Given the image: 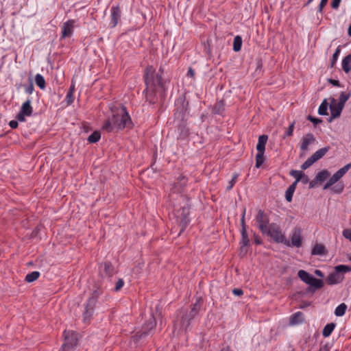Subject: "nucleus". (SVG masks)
<instances>
[{
    "label": "nucleus",
    "mask_w": 351,
    "mask_h": 351,
    "mask_svg": "<svg viewBox=\"0 0 351 351\" xmlns=\"http://www.w3.org/2000/svg\"><path fill=\"white\" fill-rule=\"evenodd\" d=\"M221 351H230V348L228 346L226 348L221 349Z\"/></svg>",
    "instance_id": "nucleus-63"
},
{
    "label": "nucleus",
    "mask_w": 351,
    "mask_h": 351,
    "mask_svg": "<svg viewBox=\"0 0 351 351\" xmlns=\"http://www.w3.org/2000/svg\"><path fill=\"white\" fill-rule=\"evenodd\" d=\"M308 285L315 289H320L324 286V282L322 280L317 279L313 276Z\"/></svg>",
    "instance_id": "nucleus-25"
},
{
    "label": "nucleus",
    "mask_w": 351,
    "mask_h": 351,
    "mask_svg": "<svg viewBox=\"0 0 351 351\" xmlns=\"http://www.w3.org/2000/svg\"><path fill=\"white\" fill-rule=\"evenodd\" d=\"M35 82L36 85L41 89L45 88V80L40 74H37L35 77Z\"/></svg>",
    "instance_id": "nucleus-31"
},
{
    "label": "nucleus",
    "mask_w": 351,
    "mask_h": 351,
    "mask_svg": "<svg viewBox=\"0 0 351 351\" xmlns=\"http://www.w3.org/2000/svg\"><path fill=\"white\" fill-rule=\"evenodd\" d=\"M242 45V39L241 37L239 36H237L234 38V43H233V49L235 51H239L241 50Z\"/></svg>",
    "instance_id": "nucleus-34"
},
{
    "label": "nucleus",
    "mask_w": 351,
    "mask_h": 351,
    "mask_svg": "<svg viewBox=\"0 0 351 351\" xmlns=\"http://www.w3.org/2000/svg\"><path fill=\"white\" fill-rule=\"evenodd\" d=\"M9 125L12 128H16L18 126V122L13 120L9 123Z\"/></svg>",
    "instance_id": "nucleus-55"
},
{
    "label": "nucleus",
    "mask_w": 351,
    "mask_h": 351,
    "mask_svg": "<svg viewBox=\"0 0 351 351\" xmlns=\"http://www.w3.org/2000/svg\"><path fill=\"white\" fill-rule=\"evenodd\" d=\"M303 173H304L302 171L298 170H291L290 171V175L295 178V180L293 182L295 183V186H297L298 182H300Z\"/></svg>",
    "instance_id": "nucleus-35"
},
{
    "label": "nucleus",
    "mask_w": 351,
    "mask_h": 351,
    "mask_svg": "<svg viewBox=\"0 0 351 351\" xmlns=\"http://www.w3.org/2000/svg\"><path fill=\"white\" fill-rule=\"evenodd\" d=\"M238 176H239L238 173H234V174L232 180L229 182V185L227 186V190L228 191H230V189H232V188L233 187V186L234 185V184L237 182Z\"/></svg>",
    "instance_id": "nucleus-41"
},
{
    "label": "nucleus",
    "mask_w": 351,
    "mask_h": 351,
    "mask_svg": "<svg viewBox=\"0 0 351 351\" xmlns=\"http://www.w3.org/2000/svg\"><path fill=\"white\" fill-rule=\"evenodd\" d=\"M307 119L315 124H318L322 121L321 119L314 118L311 115H308Z\"/></svg>",
    "instance_id": "nucleus-47"
},
{
    "label": "nucleus",
    "mask_w": 351,
    "mask_h": 351,
    "mask_svg": "<svg viewBox=\"0 0 351 351\" xmlns=\"http://www.w3.org/2000/svg\"><path fill=\"white\" fill-rule=\"evenodd\" d=\"M200 308L199 300H198L191 311H181L177 317L173 325V333L179 335L185 332L190 326L191 321L197 315Z\"/></svg>",
    "instance_id": "nucleus-1"
},
{
    "label": "nucleus",
    "mask_w": 351,
    "mask_h": 351,
    "mask_svg": "<svg viewBox=\"0 0 351 351\" xmlns=\"http://www.w3.org/2000/svg\"><path fill=\"white\" fill-rule=\"evenodd\" d=\"M176 187H177V186H175V189H174V193H176V192H178V193H180V192L181 191V189H180V188H179L178 190H176Z\"/></svg>",
    "instance_id": "nucleus-64"
},
{
    "label": "nucleus",
    "mask_w": 351,
    "mask_h": 351,
    "mask_svg": "<svg viewBox=\"0 0 351 351\" xmlns=\"http://www.w3.org/2000/svg\"><path fill=\"white\" fill-rule=\"evenodd\" d=\"M74 27V21L69 20L65 22L62 28V38L69 37L72 34Z\"/></svg>",
    "instance_id": "nucleus-17"
},
{
    "label": "nucleus",
    "mask_w": 351,
    "mask_h": 351,
    "mask_svg": "<svg viewBox=\"0 0 351 351\" xmlns=\"http://www.w3.org/2000/svg\"><path fill=\"white\" fill-rule=\"evenodd\" d=\"M340 48L339 47H338L335 52V53L333 54L332 56V60H331V64H330V66L331 67H333L334 65L335 64L337 60V58H338V56L340 53Z\"/></svg>",
    "instance_id": "nucleus-40"
},
{
    "label": "nucleus",
    "mask_w": 351,
    "mask_h": 351,
    "mask_svg": "<svg viewBox=\"0 0 351 351\" xmlns=\"http://www.w3.org/2000/svg\"><path fill=\"white\" fill-rule=\"evenodd\" d=\"M329 176L330 173L327 170H323L317 174L315 176V180L317 182H324L329 177Z\"/></svg>",
    "instance_id": "nucleus-28"
},
{
    "label": "nucleus",
    "mask_w": 351,
    "mask_h": 351,
    "mask_svg": "<svg viewBox=\"0 0 351 351\" xmlns=\"http://www.w3.org/2000/svg\"><path fill=\"white\" fill-rule=\"evenodd\" d=\"M343 235L346 239H349L351 241V230H345L343 232Z\"/></svg>",
    "instance_id": "nucleus-46"
},
{
    "label": "nucleus",
    "mask_w": 351,
    "mask_h": 351,
    "mask_svg": "<svg viewBox=\"0 0 351 351\" xmlns=\"http://www.w3.org/2000/svg\"><path fill=\"white\" fill-rule=\"evenodd\" d=\"M302 239L301 236V230L298 228H295L291 236V246L299 247L302 245Z\"/></svg>",
    "instance_id": "nucleus-16"
},
{
    "label": "nucleus",
    "mask_w": 351,
    "mask_h": 351,
    "mask_svg": "<svg viewBox=\"0 0 351 351\" xmlns=\"http://www.w3.org/2000/svg\"><path fill=\"white\" fill-rule=\"evenodd\" d=\"M39 276H40V273L38 271H32V272L28 274L25 276V280L27 282H32L35 281L36 280H37Z\"/></svg>",
    "instance_id": "nucleus-32"
},
{
    "label": "nucleus",
    "mask_w": 351,
    "mask_h": 351,
    "mask_svg": "<svg viewBox=\"0 0 351 351\" xmlns=\"http://www.w3.org/2000/svg\"><path fill=\"white\" fill-rule=\"evenodd\" d=\"M121 16V12L119 7H113L111 10V18L112 21V26L114 27L118 23Z\"/></svg>",
    "instance_id": "nucleus-20"
},
{
    "label": "nucleus",
    "mask_w": 351,
    "mask_h": 351,
    "mask_svg": "<svg viewBox=\"0 0 351 351\" xmlns=\"http://www.w3.org/2000/svg\"><path fill=\"white\" fill-rule=\"evenodd\" d=\"M156 326V318L153 314H150L143 324L142 330L138 332L136 337L141 338L143 336L147 335L149 332Z\"/></svg>",
    "instance_id": "nucleus-10"
},
{
    "label": "nucleus",
    "mask_w": 351,
    "mask_h": 351,
    "mask_svg": "<svg viewBox=\"0 0 351 351\" xmlns=\"http://www.w3.org/2000/svg\"><path fill=\"white\" fill-rule=\"evenodd\" d=\"M73 91H74V86L72 85L70 88V90L69 92H71L73 94Z\"/></svg>",
    "instance_id": "nucleus-62"
},
{
    "label": "nucleus",
    "mask_w": 351,
    "mask_h": 351,
    "mask_svg": "<svg viewBox=\"0 0 351 351\" xmlns=\"http://www.w3.org/2000/svg\"><path fill=\"white\" fill-rule=\"evenodd\" d=\"M241 236H242V243L244 246H246L249 243V239L247 237V230L246 228L241 229Z\"/></svg>",
    "instance_id": "nucleus-39"
},
{
    "label": "nucleus",
    "mask_w": 351,
    "mask_h": 351,
    "mask_svg": "<svg viewBox=\"0 0 351 351\" xmlns=\"http://www.w3.org/2000/svg\"><path fill=\"white\" fill-rule=\"evenodd\" d=\"M232 293H233V294H234L235 295L240 296V295H243V290H241V289H234L232 290Z\"/></svg>",
    "instance_id": "nucleus-52"
},
{
    "label": "nucleus",
    "mask_w": 351,
    "mask_h": 351,
    "mask_svg": "<svg viewBox=\"0 0 351 351\" xmlns=\"http://www.w3.org/2000/svg\"><path fill=\"white\" fill-rule=\"evenodd\" d=\"M189 214H190V209L188 206H184L180 210H179L176 215L177 221L179 223L180 226H181L180 232H182L187 225L189 224L190 219H189Z\"/></svg>",
    "instance_id": "nucleus-7"
},
{
    "label": "nucleus",
    "mask_w": 351,
    "mask_h": 351,
    "mask_svg": "<svg viewBox=\"0 0 351 351\" xmlns=\"http://www.w3.org/2000/svg\"><path fill=\"white\" fill-rule=\"evenodd\" d=\"M264 162V152H258L256 156V167L259 168Z\"/></svg>",
    "instance_id": "nucleus-36"
},
{
    "label": "nucleus",
    "mask_w": 351,
    "mask_h": 351,
    "mask_svg": "<svg viewBox=\"0 0 351 351\" xmlns=\"http://www.w3.org/2000/svg\"><path fill=\"white\" fill-rule=\"evenodd\" d=\"M342 69L348 73L351 70V54L346 56L342 60Z\"/></svg>",
    "instance_id": "nucleus-21"
},
{
    "label": "nucleus",
    "mask_w": 351,
    "mask_h": 351,
    "mask_svg": "<svg viewBox=\"0 0 351 351\" xmlns=\"http://www.w3.org/2000/svg\"><path fill=\"white\" fill-rule=\"evenodd\" d=\"M97 303V298L95 297H91L87 302V304L85 307V311L84 313V319L85 321L89 319L92 316L95 307Z\"/></svg>",
    "instance_id": "nucleus-15"
},
{
    "label": "nucleus",
    "mask_w": 351,
    "mask_h": 351,
    "mask_svg": "<svg viewBox=\"0 0 351 351\" xmlns=\"http://www.w3.org/2000/svg\"><path fill=\"white\" fill-rule=\"evenodd\" d=\"M294 125H295V121H293L291 125L288 128L287 132H286V135L287 136H291L293 134V129H294Z\"/></svg>",
    "instance_id": "nucleus-43"
},
{
    "label": "nucleus",
    "mask_w": 351,
    "mask_h": 351,
    "mask_svg": "<svg viewBox=\"0 0 351 351\" xmlns=\"http://www.w3.org/2000/svg\"><path fill=\"white\" fill-rule=\"evenodd\" d=\"M341 0H332L331 3V6L334 9H337L339 6L340 2Z\"/></svg>",
    "instance_id": "nucleus-48"
},
{
    "label": "nucleus",
    "mask_w": 351,
    "mask_h": 351,
    "mask_svg": "<svg viewBox=\"0 0 351 351\" xmlns=\"http://www.w3.org/2000/svg\"><path fill=\"white\" fill-rule=\"evenodd\" d=\"M347 309V305L345 303L339 304L335 311V314L337 317L343 316Z\"/></svg>",
    "instance_id": "nucleus-27"
},
{
    "label": "nucleus",
    "mask_w": 351,
    "mask_h": 351,
    "mask_svg": "<svg viewBox=\"0 0 351 351\" xmlns=\"http://www.w3.org/2000/svg\"><path fill=\"white\" fill-rule=\"evenodd\" d=\"M303 314L301 312L295 313L290 319V324L295 325L303 322Z\"/></svg>",
    "instance_id": "nucleus-22"
},
{
    "label": "nucleus",
    "mask_w": 351,
    "mask_h": 351,
    "mask_svg": "<svg viewBox=\"0 0 351 351\" xmlns=\"http://www.w3.org/2000/svg\"><path fill=\"white\" fill-rule=\"evenodd\" d=\"M224 110V104L222 101H220L216 104L214 107L213 111L215 113L219 114Z\"/></svg>",
    "instance_id": "nucleus-38"
},
{
    "label": "nucleus",
    "mask_w": 351,
    "mask_h": 351,
    "mask_svg": "<svg viewBox=\"0 0 351 351\" xmlns=\"http://www.w3.org/2000/svg\"><path fill=\"white\" fill-rule=\"evenodd\" d=\"M101 138V134L99 132L95 131L93 132L88 138V141L91 143H94L97 142Z\"/></svg>",
    "instance_id": "nucleus-37"
},
{
    "label": "nucleus",
    "mask_w": 351,
    "mask_h": 351,
    "mask_svg": "<svg viewBox=\"0 0 351 351\" xmlns=\"http://www.w3.org/2000/svg\"><path fill=\"white\" fill-rule=\"evenodd\" d=\"M102 129L107 132H110L113 131L114 130H116V128L114 127L113 122L111 119H108L105 122V123L102 126Z\"/></svg>",
    "instance_id": "nucleus-30"
},
{
    "label": "nucleus",
    "mask_w": 351,
    "mask_h": 351,
    "mask_svg": "<svg viewBox=\"0 0 351 351\" xmlns=\"http://www.w3.org/2000/svg\"><path fill=\"white\" fill-rule=\"evenodd\" d=\"M79 335L75 331L65 330L64 332V343L62 351H73L77 346Z\"/></svg>",
    "instance_id": "nucleus-5"
},
{
    "label": "nucleus",
    "mask_w": 351,
    "mask_h": 351,
    "mask_svg": "<svg viewBox=\"0 0 351 351\" xmlns=\"http://www.w3.org/2000/svg\"><path fill=\"white\" fill-rule=\"evenodd\" d=\"M256 219L258 227L261 232L263 234L266 233L267 232V229L269 228V226H267L269 223V219L263 210H260L258 213Z\"/></svg>",
    "instance_id": "nucleus-11"
},
{
    "label": "nucleus",
    "mask_w": 351,
    "mask_h": 351,
    "mask_svg": "<svg viewBox=\"0 0 351 351\" xmlns=\"http://www.w3.org/2000/svg\"><path fill=\"white\" fill-rule=\"evenodd\" d=\"M348 34L349 36H351V24L350 25L348 30Z\"/></svg>",
    "instance_id": "nucleus-61"
},
{
    "label": "nucleus",
    "mask_w": 351,
    "mask_h": 351,
    "mask_svg": "<svg viewBox=\"0 0 351 351\" xmlns=\"http://www.w3.org/2000/svg\"><path fill=\"white\" fill-rule=\"evenodd\" d=\"M350 95V93L342 92L337 102L344 107L346 102L349 99Z\"/></svg>",
    "instance_id": "nucleus-33"
},
{
    "label": "nucleus",
    "mask_w": 351,
    "mask_h": 351,
    "mask_svg": "<svg viewBox=\"0 0 351 351\" xmlns=\"http://www.w3.org/2000/svg\"><path fill=\"white\" fill-rule=\"evenodd\" d=\"M328 147H324L317 150L302 165L301 168L303 170L308 169L313 163L322 158L328 152Z\"/></svg>",
    "instance_id": "nucleus-8"
},
{
    "label": "nucleus",
    "mask_w": 351,
    "mask_h": 351,
    "mask_svg": "<svg viewBox=\"0 0 351 351\" xmlns=\"http://www.w3.org/2000/svg\"><path fill=\"white\" fill-rule=\"evenodd\" d=\"M315 274L317 276H319V277H323L324 276V274L323 273L319 270V269H316L315 271Z\"/></svg>",
    "instance_id": "nucleus-59"
},
{
    "label": "nucleus",
    "mask_w": 351,
    "mask_h": 351,
    "mask_svg": "<svg viewBox=\"0 0 351 351\" xmlns=\"http://www.w3.org/2000/svg\"><path fill=\"white\" fill-rule=\"evenodd\" d=\"M315 141V138L311 133H308L302 137L300 145V149L302 151V153L300 155L301 157L305 155V152L308 149V145L313 143Z\"/></svg>",
    "instance_id": "nucleus-14"
},
{
    "label": "nucleus",
    "mask_w": 351,
    "mask_h": 351,
    "mask_svg": "<svg viewBox=\"0 0 351 351\" xmlns=\"http://www.w3.org/2000/svg\"><path fill=\"white\" fill-rule=\"evenodd\" d=\"M154 69L151 66L147 69L146 72V92L149 94H153L157 91L162 90L163 88V83L162 81L161 76L156 74V77H154Z\"/></svg>",
    "instance_id": "nucleus-3"
},
{
    "label": "nucleus",
    "mask_w": 351,
    "mask_h": 351,
    "mask_svg": "<svg viewBox=\"0 0 351 351\" xmlns=\"http://www.w3.org/2000/svg\"><path fill=\"white\" fill-rule=\"evenodd\" d=\"M33 108L31 106V101L30 100H27L23 104L21 110L17 114L16 118L19 121H24L25 120V116H31Z\"/></svg>",
    "instance_id": "nucleus-12"
},
{
    "label": "nucleus",
    "mask_w": 351,
    "mask_h": 351,
    "mask_svg": "<svg viewBox=\"0 0 351 351\" xmlns=\"http://www.w3.org/2000/svg\"><path fill=\"white\" fill-rule=\"evenodd\" d=\"M124 285V282L122 279H119L117 283H116V286H115V291H119L123 286Z\"/></svg>",
    "instance_id": "nucleus-42"
},
{
    "label": "nucleus",
    "mask_w": 351,
    "mask_h": 351,
    "mask_svg": "<svg viewBox=\"0 0 351 351\" xmlns=\"http://www.w3.org/2000/svg\"><path fill=\"white\" fill-rule=\"evenodd\" d=\"M245 209L243 211V213L242 215V217L241 219V225L242 228H246L245 222Z\"/></svg>",
    "instance_id": "nucleus-53"
},
{
    "label": "nucleus",
    "mask_w": 351,
    "mask_h": 351,
    "mask_svg": "<svg viewBox=\"0 0 351 351\" xmlns=\"http://www.w3.org/2000/svg\"><path fill=\"white\" fill-rule=\"evenodd\" d=\"M351 163H349L341 168L339 171H337L330 179L328 180L326 184L324 186V189L326 190L330 188L331 186L335 184L337 182H338L350 169Z\"/></svg>",
    "instance_id": "nucleus-9"
},
{
    "label": "nucleus",
    "mask_w": 351,
    "mask_h": 351,
    "mask_svg": "<svg viewBox=\"0 0 351 351\" xmlns=\"http://www.w3.org/2000/svg\"><path fill=\"white\" fill-rule=\"evenodd\" d=\"M351 271V267L340 265L335 267V272L331 273L326 278L328 285H332L341 282L344 279V274Z\"/></svg>",
    "instance_id": "nucleus-4"
},
{
    "label": "nucleus",
    "mask_w": 351,
    "mask_h": 351,
    "mask_svg": "<svg viewBox=\"0 0 351 351\" xmlns=\"http://www.w3.org/2000/svg\"><path fill=\"white\" fill-rule=\"evenodd\" d=\"M268 136L267 135H261L258 137L256 149L258 152H265V145L267 143Z\"/></svg>",
    "instance_id": "nucleus-19"
},
{
    "label": "nucleus",
    "mask_w": 351,
    "mask_h": 351,
    "mask_svg": "<svg viewBox=\"0 0 351 351\" xmlns=\"http://www.w3.org/2000/svg\"><path fill=\"white\" fill-rule=\"evenodd\" d=\"M328 106V104L327 102V99H325L319 107L318 113L321 115H327L328 114V111H327Z\"/></svg>",
    "instance_id": "nucleus-29"
},
{
    "label": "nucleus",
    "mask_w": 351,
    "mask_h": 351,
    "mask_svg": "<svg viewBox=\"0 0 351 351\" xmlns=\"http://www.w3.org/2000/svg\"><path fill=\"white\" fill-rule=\"evenodd\" d=\"M295 183H293L289 186L285 193V197L287 202H291L292 200L293 194L295 190Z\"/></svg>",
    "instance_id": "nucleus-23"
},
{
    "label": "nucleus",
    "mask_w": 351,
    "mask_h": 351,
    "mask_svg": "<svg viewBox=\"0 0 351 351\" xmlns=\"http://www.w3.org/2000/svg\"><path fill=\"white\" fill-rule=\"evenodd\" d=\"M73 101V94L71 92H69L66 95L67 104L70 105Z\"/></svg>",
    "instance_id": "nucleus-45"
},
{
    "label": "nucleus",
    "mask_w": 351,
    "mask_h": 351,
    "mask_svg": "<svg viewBox=\"0 0 351 351\" xmlns=\"http://www.w3.org/2000/svg\"><path fill=\"white\" fill-rule=\"evenodd\" d=\"M299 278L305 283L308 284L310 280L313 277L312 275L309 274L304 270H300L298 273Z\"/></svg>",
    "instance_id": "nucleus-24"
},
{
    "label": "nucleus",
    "mask_w": 351,
    "mask_h": 351,
    "mask_svg": "<svg viewBox=\"0 0 351 351\" xmlns=\"http://www.w3.org/2000/svg\"><path fill=\"white\" fill-rule=\"evenodd\" d=\"M343 109V106L340 105L335 99L331 98L330 104L331 117L329 121H332V119L339 117L341 115Z\"/></svg>",
    "instance_id": "nucleus-13"
},
{
    "label": "nucleus",
    "mask_w": 351,
    "mask_h": 351,
    "mask_svg": "<svg viewBox=\"0 0 351 351\" xmlns=\"http://www.w3.org/2000/svg\"><path fill=\"white\" fill-rule=\"evenodd\" d=\"M328 251L325 246L322 243H316L311 252L312 255L323 256L326 255Z\"/></svg>",
    "instance_id": "nucleus-18"
},
{
    "label": "nucleus",
    "mask_w": 351,
    "mask_h": 351,
    "mask_svg": "<svg viewBox=\"0 0 351 351\" xmlns=\"http://www.w3.org/2000/svg\"><path fill=\"white\" fill-rule=\"evenodd\" d=\"M275 242L281 243L287 246L290 247V241H288L285 235L282 232L280 227L275 223L269 226L267 232H266Z\"/></svg>",
    "instance_id": "nucleus-6"
},
{
    "label": "nucleus",
    "mask_w": 351,
    "mask_h": 351,
    "mask_svg": "<svg viewBox=\"0 0 351 351\" xmlns=\"http://www.w3.org/2000/svg\"><path fill=\"white\" fill-rule=\"evenodd\" d=\"M317 180H315V178L313 180H312V181L309 183V188H310V189L313 188V187L315 186V184H316V183H317Z\"/></svg>",
    "instance_id": "nucleus-58"
},
{
    "label": "nucleus",
    "mask_w": 351,
    "mask_h": 351,
    "mask_svg": "<svg viewBox=\"0 0 351 351\" xmlns=\"http://www.w3.org/2000/svg\"><path fill=\"white\" fill-rule=\"evenodd\" d=\"M111 110L112 113V121L117 130H123L131 125V119L125 107L112 108Z\"/></svg>",
    "instance_id": "nucleus-2"
},
{
    "label": "nucleus",
    "mask_w": 351,
    "mask_h": 351,
    "mask_svg": "<svg viewBox=\"0 0 351 351\" xmlns=\"http://www.w3.org/2000/svg\"><path fill=\"white\" fill-rule=\"evenodd\" d=\"M104 269H105V271L107 274H110L111 272V271H112L111 265L110 263H105L104 264Z\"/></svg>",
    "instance_id": "nucleus-51"
},
{
    "label": "nucleus",
    "mask_w": 351,
    "mask_h": 351,
    "mask_svg": "<svg viewBox=\"0 0 351 351\" xmlns=\"http://www.w3.org/2000/svg\"><path fill=\"white\" fill-rule=\"evenodd\" d=\"M187 75L191 77H194L195 73H194L193 70L191 68L189 69Z\"/></svg>",
    "instance_id": "nucleus-57"
},
{
    "label": "nucleus",
    "mask_w": 351,
    "mask_h": 351,
    "mask_svg": "<svg viewBox=\"0 0 351 351\" xmlns=\"http://www.w3.org/2000/svg\"><path fill=\"white\" fill-rule=\"evenodd\" d=\"M255 243H256V244H261V240H260L258 238L256 237V238H255Z\"/></svg>",
    "instance_id": "nucleus-60"
},
{
    "label": "nucleus",
    "mask_w": 351,
    "mask_h": 351,
    "mask_svg": "<svg viewBox=\"0 0 351 351\" xmlns=\"http://www.w3.org/2000/svg\"><path fill=\"white\" fill-rule=\"evenodd\" d=\"M303 184H307L309 182L308 176L304 173L300 180Z\"/></svg>",
    "instance_id": "nucleus-49"
},
{
    "label": "nucleus",
    "mask_w": 351,
    "mask_h": 351,
    "mask_svg": "<svg viewBox=\"0 0 351 351\" xmlns=\"http://www.w3.org/2000/svg\"><path fill=\"white\" fill-rule=\"evenodd\" d=\"M34 90V86H33V84L31 83V84L26 88L25 89V91L26 93H29V94H31Z\"/></svg>",
    "instance_id": "nucleus-54"
},
{
    "label": "nucleus",
    "mask_w": 351,
    "mask_h": 351,
    "mask_svg": "<svg viewBox=\"0 0 351 351\" xmlns=\"http://www.w3.org/2000/svg\"><path fill=\"white\" fill-rule=\"evenodd\" d=\"M343 184H337L335 187L332 188L334 192L337 193H340L343 191Z\"/></svg>",
    "instance_id": "nucleus-44"
},
{
    "label": "nucleus",
    "mask_w": 351,
    "mask_h": 351,
    "mask_svg": "<svg viewBox=\"0 0 351 351\" xmlns=\"http://www.w3.org/2000/svg\"><path fill=\"white\" fill-rule=\"evenodd\" d=\"M328 82L334 86H339V82L338 80L329 79Z\"/></svg>",
    "instance_id": "nucleus-56"
},
{
    "label": "nucleus",
    "mask_w": 351,
    "mask_h": 351,
    "mask_svg": "<svg viewBox=\"0 0 351 351\" xmlns=\"http://www.w3.org/2000/svg\"><path fill=\"white\" fill-rule=\"evenodd\" d=\"M335 327V324L334 323H330L326 325L322 331L323 336L325 337L330 336Z\"/></svg>",
    "instance_id": "nucleus-26"
},
{
    "label": "nucleus",
    "mask_w": 351,
    "mask_h": 351,
    "mask_svg": "<svg viewBox=\"0 0 351 351\" xmlns=\"http://www.w3.org/2000/svg\"><path fill=\"white\" fill-rule=\"evenodd\" d=\"M327 2H328V0H322L321 1L319 5V11L320 12H322V10L324 8V6L326 5Z\"/></svg>",
    "instance_id": "nucleus-50"
}]
</instances>
